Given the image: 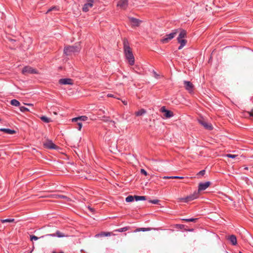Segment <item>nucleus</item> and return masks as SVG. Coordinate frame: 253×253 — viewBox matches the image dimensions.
<instances>
[{"instance_id":"obj_7","label":"nucleus","mask_w":253,"mask_h":253,"mask_svg":"<svg viewBox=\"0 0 253 253\" xmlns=\"http://www.w3.org/2000/svg\"><path fill=\"white\" fill-rule=\"evenodd\" d=\"M93 0H88V2L85 3L83 7V10L84 12H87L89 9L93 6Z\"/></svg>"},{"instance_id":"obj_1","label":"nucleus","mask_w":253,"mask_h":253,"mask_svg":"<svg viewBox=\"0 0 253 253\" xmlns=\"http://www.w3.org/2000/svg\"><path fill=\"white\" fill-rule=\"evenodd\" d=\"M81 49L80 44L79 43H76L73 46H65L64 49V53L66 55H70L72 54L79 52Z\"/></svg>"},{"instance_id":"obj_15","label":"nucleus","mask_w":253,"mask_h":253,"mask_svg":"<svg viewBox=\"0 0 253 253\" xmlns=\"http://www.w3.org/2000/svg\"><path fill=\"white\" fill-rule=\"evenodd\" d=\"M88 120L87 117L85 116H82L74 118L72 119V122H84Z\"/></svg>"},{"instance_id":"obj_32","label":"nucleus","mask_w":253,"mask_h":253,"mask_svg":"<svg viewBox=\"0 0 253 253\" xmlns=\"http://www.w3.org/2000/svg\"><path fill=\"white\" fill-rule=\"evenodd\" d=\"M0 221L2 223H5V222H13L14 221V219L11 218V219H1Z\"/></svg>"},{"instance_id":"obj_46","label":"nucleus","mask_w":253,"mask_h":253,"mask_svg":"<svg viewBox=\"0 0 253 253\" xmlns=\"http://www.w3.org/2000/svg\"><path fill=\"white\" fill-rule=\"evenodd\" d=\"M110 123H112V124L113 125H115V122H114V121H111L110 122Z\"/></svg>"},{"instance_id":"obj_37","label":"nucleus","mask_w":253,"mask_h":253,"mask_svg":"<svg viewBox=\"0 0 253 253\" xmlns=\"http://www.w3.org/2000/svg\"><path fill=\"white\" fill-rule=\"evenodd\" d=\"M226 156L228 158L234 159L236 158L237 156V155L228 154L226 155Z\"/></svg>"},{"instance_id":"obj_23","label":"nucleus","mask_w":253,"mask_h":253,"mask_svg":"<svg viewBox=\"0 0 253 253\" xmlns=\"http://www.w3.org/2000/svg\"><path fill=\"white\" fill-rule=\"evenodd\" d=\"M111 232H102L99 234H96L95 235V237H103V236H111Z\"/></svg>"},{"instance_id":"obj_42","label":"nucleus","mask_w":253,"mask_h":253,"mask_svg":"<svg viewBox=\"0 0 253 253\" xmlns=\"http://www.w3.org/2000/svg\"><path fill=\"white\" fill-rule=\"evenodd\" d=\"M54 9H56V10H58V7H56V6H54L50 9H48V10L47 11V12H49V11H51L53 10H54Z\"/></svg>"},{"instance_id":"obj_16","label":"nucleus","mask_w":253,"mask_h":253,"mask_svg":"<svg viewBox=\"0 0 253 253\" xmlns=\"http://www.w3.org/2000/svg\"><path fill=\"white\" fill-rule=\"evenodd\" d=\"M125 56L130 65H133L134 64V57L133 53L128 54Z\"/></svg>"},{"instance_id":"obj_47","label":"nucleus","mask_w":253,"mask_h":253,"mask_svg":"<svg viewBox=\"0 0 253 253\" xmlns=\"http://www.w3.org/2000/svg\"><path fill=\"white\" fill-rule=\"evenodd\" d=\"M250 115L253 116V111L250 113Z\"/></svg>"},{"instance_id":"obj_20","label":"nucleus","mask_w":253,"mask_h":253,"mask_svg":"<svg viewBox=\"0 0 253 253\" xmlns=\"http://www.w3.org/2000/svg\"><path fill=\"white\" fill-rule=\"evenodd\" d=\"M178 43L180 44V46L178 47V49H181L186 44L187 40L184 39H180L177 40Z\"/></svg>"},{"instance_id":"obj_38","label":"nucleus","mask_w":253,"mask_h":253,"mask_svg":"<svg viewBox=\"0 0 253 253\" xmlns=\"http://www.w3.org/2000/svg\"><path fill=\"white\" fill-rule=\"evenodd\" d=\"M149 202L151 203H152L153 204H158L159 202V200H150Z\"/></svg>"},{"instance_id":"obj_44","label":"nucleus","mask_w":253,"mask_h":253,"mask_svg":"<svg viewBox=\"0 0 253 253\" xmlns=\"http://www.w3.org/2000/svg\"><path fill=\"white\" fill-rule=\"evenodd\" d=\"M122 102H123V103L124 105H127V101H126V100H122Z\"/></svg>"},{"instance_id":"obj_45","label":"nucleus","mask_w":253,"mask_h":253,"mask_svg":"<svg viewBox=\"0 0 253 253\" xmlns=\"http://www.w3.org/2000/svg\"><path fill=\"white\" fill-rule=\"evenodd\" d=\"M25 104L29 106H33V104L31 103H26Z\"/></svg>"},{"instance_id":"obj_35","label":"nucleus","mask_w":253,"mask_h":253,"mask_svg":"<svg viewBox=\"0 0 253 253\" xmlns=\"http://www.w3.org/2000/svg\"><path fill=\"white\" fill-rule=\"evenodd\" d=\"M183 220H184L186 222H195L197 220L196 218H186V219H183Z\"/></svg>"},{"instance_id":"obj_14","label":"nucleus","mask_w":253,"mask_h":253,"mask_svg":"<svg viewBox=\"0 0 253 253\" xmlns=\"http://www.w3.org/2000/svg\"><path fill=\"white\" fill-rule=\"evenodd\" d=\"M199 123L203 126L204 127L208 129L211 130L212 128L211 124L208 123L206 121L203 120H199Z\"/></svg>"},{"instance_id":"obj_51","label":"nucleus","mask_w":253,"mask_h":253,"mask_svg":"<svg viewBox=\"0 0 253 253\" xmlns=\"http://www.w3.org/2000/svg\"><path fill=\"white\" fill-rule=\"evenodd\" d=\"M239 253H242L241 252H240Z\"/></svg>"},{"instance_id":"obj_33","label":"nucleus","mask_w":253,"mask_h":253,"mask_svg":"<svg viewBox=\"0 0 253 253\" xmlns=\"http://www.w3.org/2000/svg\"><path fill=\"white\" fill-rule=\"evenodd\" d=\"M77 123V126L76 127L79 130H81L82 127V123L80 121L75 122Z\"/></svg>"},{"instance_id":"obj_27","label":"nucleus","mask_w":253,"mask_h":253,"mask_svg":"<svg viewBox=\"0 0 253 253\" xmlns=\"http://www.w3.org/2000/svg\"><path fill=\"white\" fill-rule=\"evenodd\" d=\"M151 230V228H137L134 232H139V231H148Z\"/></svg>"},{"instance_id":"obj_9","label":"nucleus","mask_w":253,"mask_h":253,"mask_svg":"<svg viewBox=\"0 0 253 253\" xmlns=\"http://www.w3.org/2000/svg\"><path fill=\"white\" fill-rule=\"evenodd\" d=\"M59 83L60 84H73V81L69 78L61 79L59 80Z\"/></svg>"},{"instance_id":"obj_2","label":"nucleus","mask_w":253,"mask_h":253,"mask_svg":"<svg viewBox=\"0 0 253 253\" xmlns=\"http://www.w3.org/2000/svg\"><path fill=\"white\" fill-rule=\"evenodd\" d=\"M178 33V30L174 29L170 34H167L165 36L163 37L160 40V42L163 43H167L173 39Z\"/></svg>"},{"instance_id":"obj_22","label":"nucleus","mask_w":253,"mask_h":253,"mask_svg":"<svg viewBox=\"0 0 253 253\" xmlns=\"http://www.w3.org/2000/svg\"><path fill=\"white\" fill-rule=\"evenodd\" d=\"M146 113V111L145 109H141L139 111L135 112V115L136 116L138 117V116H143L144 114H145Z\"/></svg>"},{"instance_id":"obj_4","label":"nucleus","mask_w":253,"mask_h":253,"mask_svg":"<svg viewBox=\"0 0 253 253\" xmlns=\"http://www.w3.org/2000/svg\"><path fill=\"white\" fill-rule=\"evenodd\" d=\"M198 192H195L193 194L190 195L189 196H188L186 197L181 198L180 199V201L187 203L197 199L198 197Z\"/></svg>"},{"instance_id":"obj_28","label":"nucleus","mask_w":253,"mask_h":253,"mask_svg":"<svg viewBox=\"0 0 253 253\" xmlns=\"http://www.w3.org/2000/svg\"><path fill=\"white\" fill-rule=\"evenodd\" d=\"M134 199L136 201H140V200H145L146 197L142 196H134Z\"/></svg>"},{"instance_id":"obj_5","label":"nucleus","mask_w":253,"mask_h":253,"mask_svg":"<svg viewBox=\"0 0 253 253\" xmlns=\"http://www.w3.org/2000/svg\"><path fill=\"white\" fill-rule=\"evenodd\" d=\"M123 44L125 56L132 53V50L129 46L128 42L127 40L125 39L124 40Z\"/></svg>"},{"instance_id":"obj_43","label":"nucleus","mask_w":253,"mask_h":253,"mask_svg":"<svg viewBox=\"0 0 253 253\" xmlns=\"http://www.w3.org/2000/svg\"><path fill=\"white\" fill-rule=\"evenodd\" d=\"M205 170H202L199 172V174L203 175L205 174Z\"/></svg>"},{"instance_id":"obj_39","label":"nucleus","mask_w":253,"mask_h":253,"mask_svg":"<svg viewBox=\"0 0 253 253\" xmlns=\"http://www.w3.org/2000/svg\"><path fill=\"white\" fill-rule=\"evenodd\" d=\"M107 96L108 97H113V98H117V99H119L120 100V99L119 98H117L116 96H115L114 94H111V93H108L107 95Z\"/></svg>"},{"instance_id":"obj_49","label":"nucleus","mask_w":253,"mask_h":253,"mask_svg":"<svg viewBox=\"0 0 253 253\" xmlns=\"http://www.w3.org/2000/svg\"><path fill=\"white\" fill-rule=\"evenodd\" d=\"M99 111H102V112H103V113H105V112H104V111H102V110H99Z\"/></svg>"},{"instance_id":"obj_48","label":"nucleus","mask_w":253,"mask_h":253,"mask_svg":"<svg viewBox=\"0 0 253 253\" xmlns=\"http://www.w3.org/2000/svg\"><path fill=\"white\" fill-rule=\"evenodd\" d=\"M53 253H64L62 252H61L60 253L53 252Z\"/></svg>"},{"instance_id":"obj_21","label":"nucleus","mask_w":253,"mask_h":253,"mask_svg":"<svg viewBox=\"0 0 253 253\" xmlns=\"http://www.w3.org/2000/svg\"><path fill=\"white\" fill-rule=\"evenodd\" d=\"M0 131L9 134H13L15 133V131L14 130H11L9 128H0Z\"/></svg>"},{"instance_id":"obj_18","label":"nucleus","mask_w":253,"mask_h":253,"mask_svg":"<svg viewBox=\"0 0 253 253\" xmlns=\"http://www.w3.org/2000/svg\"><path fill=\"white\" fill-rule=\"evenodd\" d=\"M48 236H51V237H55L57 236L59 238L61 237H67L68 236L64 234V233L60 232L59 231H57L54 234H51L48 235Z\"/></svg>"},{"instance_id":"obj_52","label":"nucleus","mask_w":253,"mask_h":253,"mask_svg":"<svg viewBox=\"0 0 253 253\" xmlns=\"http://www.w3.org/2000/svg\"><path fill=\"white\" fill-rule=\"evenodd\" d=\"M1 120L0 119V122H1Z\"/></svg>"},{"instance_id":"obj_34","label":"nucleus","mask_w":253,"mask_h":253,"mask_svg":"<svg viewBox=\"0 0 253 253\" xmlns=\"http://www.w3.org/2000/svg\"><path fill=\"white\" fill-rule=\"evenodd\" d=\"M20 110L22 112H29V109L24 106H21L20 107Z\"/></svg>"},{"instance_id":"obj_29","label":"nucleus","mask_w":253,"mask_h":253,"mask_svg":"<svg viewBox=\"0 0 253 253\" xmlns=\"http://www.w3.org/2000/svg\"><path fill=\"white\" fill-rule=\"evenodd\" d=\"M129 229V227L126 226V227H123V228H119L118 229H117L116 230V231H118V232H122L126 231L128 230Z\"/></svg>"},{"instance_id":"obj_31","label":"nucleus","mask_w":253,"mask_h":253,"mask_svg":"<svg viewBox=\"0 0 253 253\" xmlns=\"http://www.w3.org/2000/svg\"><path fill=\"white\" fill-rule=\"evenodd\" d=\"M41 119L44 122L48 123L50 122V119L45 116H42L41 117Z\"/></svg>"},{"instance_id":"obj_41","label":"nucleus","mask_w":253,"mask_h":253,"mask_svg":"<svg viewBox=\"0 0 253 253\" xmlns=\"http://www.w3.org/2000/svg\"><path fill=\"white\" fill-rule=\"evenodd\" d=\"M153 73L154 74V76L155 78H156V79L159 78V77H160L159 75H158L155 71H153Z\"/></svg>"},{"instance_id":"obj_40","label":"nucleus","mask_w":253,"mask_h":253,"mask_svg":"<svg viewBox=\"0 0 253 253\" xmlns=\"http://www.w3.org/2000/svg\"><path fill=\"white\" fill-rule=\"evenodd\" d=\"M140 172H141V174H144V175H146V176L148 174L147 171L145 169H140Z\"/></svg>"},{"instance_id":"obj_8","label":"nucleus","mask_w":253,"mask_h":253,"mask_svg":"<svg viewBox=\"0 0 253 253\" xmlns=\"http://www.w3.org/2000/svg\"><path fill=\"white\" fill-rule=\"evenodd\" d=\"M185 89L189 92H192L194 88L193 84L189 81H184L183 82Z\"/></svg>"},{"instance_id":"obj_50","label":"nucleus","mask_w":253,"mask_h":253,"mask_svg":"<svg viewBox=\"0 0 253 253\" xmlns=\"http://www.w3.org/2000/svg\"><path fill=\"white\" fill-rule=\"evenodd\" d=\"M89 210H90V211H92V209L91 208H89Z\"/></svg>"},{"instance_id":"obj_3","label":"nucleus","mask_w":253,"mask_h":253,"mask_svg":"<svg viewBox=\"0 0 253 253\" xmlns=\"http://www.w3.org/2000/svg\"><path fill=\"white\" fill-rule=\"evenodd\" d=\"M22 73L24 75H26L27 74H38V71L37 69L31 67V66H27L23 68L22 71Z\"/></svg>"},{"instance_id":"obj_24","label":"nucleus","mask_w":253,"mask_h":253,"mask_svg":"<svg viewBox=\"0 0 253 253\" xmlns=\"http://www.w3.org/2000/svg\"><path fill=\"white\" fill-rule=\"evenodd\" d=\"M10 104L12 105L15 106H20V102L16 99L11 100L10 101Z\"/></svg>"},{"instance_id":"obj_25","label":"nucleus","mask_w":253,"mask_h":253,"mask_svg":"<svg viewBox=\"0 0 253 253\" xmlns=\"http://www.w3.org/2000/svg\"><path fill=\"white\" fill-rule=\"evenodd\" d=\"M163 179H183V177L182 176H164L163 177Z\"/></svg>"},{"instance_id":"obj_19","label":"nucleus","mask_w":253,"mask_h":253,"mask_svg":"<svg viewBox=\"0 0 253 253\" xmlns=\"http://www.w3.org/2000/svg\"><path fill=\"white\" fill-rule=\"evenodd\" d=\"M129 20H130V21L131 22V23H132V26H139V25L141 22L138 19H136L135 18H133V17L130 18Z\"/></svg>"},{"instance_id":"obj_12","label":"nucleus","mask_w":253,"mask_h":253,"mask_svg":"<svg viewBox=\"0 0 253 253\" xmlns=\"http://www.w3.org/2000/svg\"><path fill=\"white\" fill-rule=\"evenodd\" d=\"M210 185V182L208 181L204 183H200L199 185L198 190L203 191L206 189Z\"/></svg>"},{"instance_id":"obj_13","label":"nucleus","mask_w":253,"mask_h":253,"mask_svg":"<svg viewBox=\"0 0 253 253\" xmlns=\"http://www.w3.org/2000/svg\"><path fill=\"white\" fill-rule=\"evenodd\" d=\"M178 32H179V34L178 35V36L177 38V40H180V39H184L186 37L187 33L186 31L183 29H179Z\"/></svg>"},{"instance_id":"obj_10","label":"nucleus","mask_w":253,"mask_h":253,"mask_svg":"<svg viewBox=\"0 0 253 253\" xmlns=\"http://www.w3.org/2000/svg\"><path fill=\"white\" fill-rule=\"evenodd\" d=\"M161 111L163 113H165L164 116L167 118H169L173 116V113L170 111L166 110L164 106L161 108Z\"/></svg>"},{"instance_id":"obj_36","label":"nucleus","mask_w":253,"mask_h":253,"mask_svg":"<svg viewBox=\"0 0 253 253\" xmlns=\"http://www.w3.org/2000/svg\"><path fill=\"white\" fill-rule=\"evenodd\" d=\"M39 238L35 235H31L30 236V240L31 241H36L38 240Z\"/></svg>"},{"instance_id":"obj_26","label":"nucleus","mask_w":253,"mask_h":253,"mask_svg":"<svg viewBox=\"0 0 253 253\" xmlns=\"http://www.w3.org/2000/svg\"><path fill=\"white\" fill-rule=\"evenodd\" d=\"M52 196L56 199L61 198V199H68L67 197H66V196H64V195H62L55 194V195H53Z\"/></svg>"},{"instance_id":"obj_6","label":"nucleus","mask_w":253,"mask_h":253,"mask_svg":"<svg viewBox=\"0 0 253 253\" xmlns=\"http://www.w3.org/2000/svg\"><path fill=\"white\" fill-rule=\"evenodd\" d=\"M43 145L44 147L50 149H56L58 148V147L51 140L46 141L44 143Z\"/></svg>"},{"instance_id":"obj_11","label":"nucleus","mask_w":253,"mask_h":253,"mask_svg":"<svg viewBox=\"0 0 253 253\" xmlns=\"http://www.w3.org/2000/svg\"><path fill=\"white\" fill-rule=\"evenodd\" d=\"M117 6L122 9L126 8L127 6L128 0H117Z\"/></svg>"},{"instance_id":"obj_30","label":"nucleus","mask_w":253,"mask_h":253,"mask_svg":"<svg viewBox=\"0 0 253 253\" xmlns=\"http://www.w3.org/2000/svg\"><path fill=\"white\" fill-rule=\"evenodd\" d=\"M134 199V196H128L126 198V202H131L133 201Z\"/></svg>"},{"instance_id":"obj_17","label":"nucleus","mask_w":253,"mask_h":253,"mask_svg":"<svg viewBox=\"0 0 253 253\" xmlns=\"http://www.w3.org/2000/svg\"><path fill=\"white\" fill-rule=\"evenodd\" d=\"M227 239L230 242V243L232 244V245H233L234 246H235L237 245V238L235 235H232L228 236Z\"/></svg>"}]
</instances>
